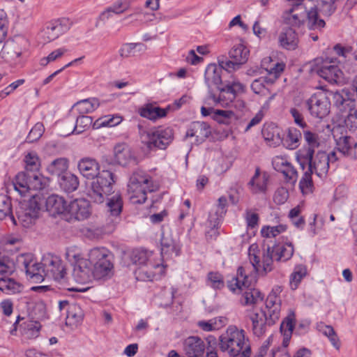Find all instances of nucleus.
Instances as JSON below:
<instances>
[{"mask_svg": "<svg viewBox=\"0 0 357 357\" xmlns=\"http://www.w3.org/2000/svg\"><path fill=\"white\" fill-rule=\"evenodd\" d=\"M74 258L73 276L75 280L80 284H86L95 279L91 259H84L79 255H75Z\"/></svg>", "mask_w": 357, "mask_h": 357, "instance_id": "2eb2a0df", "label": "nucleus"}, {"mask_svg": "<svg viewBox=\"0 0 357 357\" xmlns=\"http://www.w3.org/2000/svg\"><path fill=\"white\" fill-rule=\"evenodd\" d=\"M123 120L119 115H107L96 120L93 124V129H99L102 127H113L119 125Z\"/></svg>", "mask_w": 357, "mask_h": 357, "instance_id": "de8ad7c7", "label": "nucleus"}, {"mask_svg": "<svg viewBox=\"0 0 357 357\" xmlns=\"http://www.w3.org/2000/svg\"><path fill=\"white\" fill-rule=\"evenodd\" d=\"M130 259L134 264L145 265L148 261L147 252L144 250H135L132 252Z\"/></svg>", "mask_w": 357, "mask_h": 357, "instance_id": "774afa93", "label": "nucleus"}, {"mask_svg": "<svg viewBox=\"0 0 357 357\" xmlns=\"http://www.w3.org/2000/svg\"><path fill=\"white\" fill-rule=\"evenodd\" d=\"M234 113L230 110L215 109L212 119L221 124L229 125Z\"/></svg>", "mask_w": 357, "mask_h": 357, "instance_id": "052dcab7", "label": "nucleus"}, {"mask_svg": "<svg viewBox=\"0 0 357 357\" xmlns=\"http://www.w3.org/2000/svg\"><path fill=\"white\" fill-rule=\"evenodd\" d=\"M209 285L215 289H221L225 287L224 278L218 272H209L207 275Z\"/></svg>", "mask_w": 357, "mask_h": 357, "instance_id": "680f3d73", "label": "nucleus"}, {"mask_svg": "<svg viewBox=\"0 0 357 357\" xmlns=\"http://www.w3.org/2000/svg\"><path fill=\"white\" fill-rule=\"evenodd\" d=\"M91 205L85 199H76L70 202L68 205L65 219L68 221L84 220L91 215Z\"/></svg>", "mask_w": 357, "mask_h": 357, "instance_id": "f3484780", "label": "nucleus"}, {"mask_svg": "<svg viewBox=\"0 0 357 357\" xmlns=\"http://www.w3.org/2000/svg\"><path fill=\"white\" fill-rule=\"evenodd\" d=\"M114 154L115 161L122 166H126L132 158L130 149L125 143L116 144L114 148Z\"/></svg>", "mask_w": 357, "mask_h": 357, "instance_id": "58836bf2", "label": "nucleus"}, {"mask_svg": "<svg viewBox=\"0 0 357 357\" xmlns=\"http://www.w3.org/2000/svg\"><path fill=\"white\" fill-rule=\"evenodd\" d=\"M313 174L306 170L299 182V188L303 194H309L313 191V181L312 175Z\"/></svg>", "mask_w": 357, "mask_h": 357, "instance_id": "5fc2aeb1", "label": "nucleus"}, {"mask_svg": "<svg viewBox=\"0 0 357 357\" xmlns=\"http://www.w3.org/2000/svg\"><path fill=\"white\" fill-rule=\"evenodd\" d=\"M302 153L301 156L296 158L301 168L305 170L307 167L309 172L315 174L320 178H325L329 169L327 153L318 151L315 154L310 149L304 150Z\"/></svg>", "mask_w": 357, "mask_h": 357, "instance_id": "20e7f679", "label": "nucleus"}, {"mask_svg": "<svg viewBox=\"0 0 357 357\" xmlns=\"http://www.w3.org/2000/svg\"><path fill=\"white\" fill-rule=\"evenodd\" d=\"M218 89L221 93L219 97H216L211 90L208 91V99L212 100L215 104L223 101V98L233 101L236 98V93L243 91L244 86L238 82H233L231 84H227L223 87L218 86Z\"/></svg>", "mask_w": 357, "mask_h": 357, "instance_id": "4be33fe9", "label": "nucleus"}, {"mask_svg": "<svg viewBox=\"0 0 357 357\" xmlns=\"http://www.w3.org/2000/svg\"><path fill=\"white\" fill-rule=\"evenodd\" d=\"M84 318V312L81 307L77 303H71L67 309L66 324L77 325L81 323Z\"/></svg>", "mask_w": 357, "mask_h": 357, "instance_id": "ea45409f", "label": "nucleus"}, {"mask_svg": "<svg viewBox=\"0 0 357 357\" xmlns=\"http://www.w3.org/2000/svg\"><path fill=\"white\" fill-rule=\"evenodd\" d=\"M302 133L301 130L296 128L290 127L288 129L287 135L284 138L282 144L289 149H294L298 146V142L301 139Z\"/></svg>", "mask_w": 357, "mask_h": 357, "instance_id": "37998d69", "label": "nucleus"}, {"mask_svg": "<svg viewBox=\"0 0 357 357\" xmlns=\"http://www.w3.org/2000/svg\"><path fill=\"white\" fill-rule=\"evenodd\" d=\"M169 109V106L165 108H162L157 106L155 102H149L139 107L137 112L140 116L152 121H155L158 119L165 117Z\"/></svg>", "mask_w": 357, "mask_h": 357, "instance_id": "5701e85b", "label": "nucleus"}, {"mask_svg": "<svg viewBox=\"0 0 357 357\" xmlns=\"http://www.w3.org/2000/svg\"><path fill=\"white\" fill-rule=\"evenodd\" d=\"M218 346L221 351L227 353L230 357H250L251 354L248 339L245 340V331L238 330L234 326H229L219 337Z\"/></svg>", "mask_w": 357, "mask_h": 357, "instance_id": "f03ea898", "label": "nucleus"}, {"mask_svg": "<svg viewBox=\"0 0 357 357\" xmlns=\"http://www.w3.org/2000/svg\"><path fill=\"white\" fill-rule=\"evenodd\" d=\"M227 199L225 196H221L218 200V204L214 211L209 213L208 216H213L215 220H222L227 213Z\"/></svg>", "mask_w": 357, "mask_h": 357, "instance_id": "864d4df0", "label": "nucleus"}, {"mask_svg": "<svg viewBox=\"0 0 357 357\" xmlns=\"http://www.w3.org/2000/svg\"><path fill=\"white\" fill-rule=\"evenodd\" d=\"M319 327L320 328V331H321L324 335L328 337L332 345L337 349H339L340 347V342L333 327L330 325H325L323 323H321Z\"/></svg>", "mask_w": 357, "mask_h": 357, "instance_id": "603ef678", "label": "nucleus"}, {"mask_svg": "<svg viewBox=\"0 0 357 357\" xmlns=\"http://www.w3.org/2000/svg\"><path fill=\"white\" fill-rule=\"evenodd\" d=\"M282 301L280 296L268 294L266 300V307L268 314H271L277 319H280Z\"/></svg>", "mask_w": 357, "mask_h": 357, "instance_id": "c03bdc74", "label": "nucleus"}, {"mask_svg": "<svg viewBox=\"0 0 357 357\" xmlns=\"http://www.w3.org/2000/svg\"><path fill=\"white\" fill-rule=\"evenodd\" d=\"M211 134L210 126L204 121H193L187 130L185 137H195L197 144L204 142Z\"/></svg>", "mask_w": 357, "mask_h": 357, "instance_id": "b1692460", "label": "nucleus"}, {"mask_svg": "<svg viewBox=\"0 0 357 357\" xmlns=\"http://www.w3.org/2000/svg\"><path fill=\"white\" fill-rule=\"evenodd\" d=\"M20 285L12 278H1L0 279V290L6 294H15L18 291Z\"/></svg>", "mask_w": 357, "mask_h": 357, "instance_id": "4d7b16f0", "label": "nucleus"}, {"mask_svg": "<svg viewBox=\"0 0 357 357\" xmlns=\"http://www.w3.org/2000/svg\"><path fill=\"white\" fill-rule=\"evenodd\" d=\"M93 122L91 116L80 114L76 119L75 125H71L68 131L63 133V135L68 136L71 134L79 135L88 130L91 126H93Z\"/></svg>", "mask_w": 357, "mask_h": 357, "instance_id": "c9c22d12", "label": "nucleus"}, {"mask_svg": "<svg viewBox=\"0 0 357 357\" xmlns=\"http://www.w3.org/2000/svg\"><path fill=\"white\" fill-rule=\"evenodd\" d=\"M303 137L306 142V145H304L301 149H300L296 152V158H298L301 156L302 152L304 150H311L313 151V153H315V149L318 148L320 145L319 138L318 134L311 132L310 130H303Z\"/></svg>", "mask_w": 357, "mask_h": 357, "instance_id": "e433bc0d", "label": "nucleus"}, {"mask_svg": "<svg viewBox=\"0 0 357 357\" xmlns=\"http://www.w3.org/2000/svg\"><path fill=\"white\" fill-rule=\"evenodd\" d=\"M224 70L220 65L217 66L215 64H209L205 70L204 79L205 82L208 88V91L211 84L220 86L222 84L221 73Z\"/></svg>", "mask_w": 357, "mask_h": 357, "instance_id": "473e14b6", "label": "nucleus"}, {"mask_svg": "<svg viewBox=\"0 0 357 357\" xmlns=\"http://www.w3.org/2000/svg\"><path fill=\"white\" fill-rule=\"evenodd\" d=\"M107 205L112 215H119L123 208V200L121 195L117 193L108 199Z\"/></svg>", "mask_w": 357, "mask_h": 357, "instance_id": "8fccbe9b", "label": "nucleus"}, {"mask_svg": "<svg viewBox=\"0 0 357 357\" xmlns=\"http://www.w3.org/2000/svg\"><path fill=\"white\" fill-rule=\"evenodd\" d=\"M280 45L288 50H295L298 46V34L291 27L282 29L278 38Z\"/></svg>", "mask_w": 357, "mask_h": 357, "instance_id": "c85d7f7f", "label": "nucleus"}, {"mask_svg": "<svg viewBox=\"0 0 357 357\" xmlns=\"http://www.w3.org/2000/svg\"><path fill=\"white\" fill-rule=\"evenodd\" d=\"M262 135L266 142L273 146H279L284 142V133L280 128L275 124H269L264 127Z\"/></svg>", "mask_w": 357, "mask_h": 357, "instance_id": "c756f323", "label": "nucleus"}, {"mask_svg": "<svg viewBox=\"0 0 357 357\" xmlns=\"http://www.w3.org/2000/svg\"><path fill=\"white\" fill-rule=\"evenodd\" d=\"M252 321V330L253 334L257 337L262 336L266 331L268 327L273 326L279 319L266 311L261 310L259 312H255L250 317Z\"/></svg>", "mask_w": 357, "mask_h": 357, "instance_id": "a211bd4d", "label": "nucleus"}, {"mask_svg": "<svg viewBox=\"0 0 357 357\" xmlns=\"http://www.w3.org/2000/svg\"><path fill=\"white\" fill-rule=\"evenodd\" d=\"M68 168V160L66 158H59L54 160L47 167V171L51 175L61 176L64 172H67Z\"/></svg>", "mask_w": 357, "mask_h": 357, "instance_id": "79ce46f5", "label": "nucleus"}, {"mask_svg": "<svg viewBox=\"0 0 357 357\" xmlns=\"http://www.w3.org/2000/svg\"><path fill=\"white\" fill-rule=\"evenodd\" d=\"M250 50L243 44L234 46L229 52V56H220L218 59V64L226 71L230 73L238 70L248 59Z\"/></svg>", "mask_w": 357, "mask_h": 357, "instance_id": "9b49d317", "label": "nucleus"}, {"mask_svg": "<svg viewBox=\"0 0 357 357\" xmlns=\"http://www.w3.org/2000/svg\"><path fill=\"white\" fill-rule=\"evenodd\" d=\"M160 246V254L163 258H169L173 253L176 256L180 255L181 248L177 242L173 238L172 234L170 232H162Z\"/></svg>", "mask_w": 357, "mask_h": 357, "instance_id": "393cba45", "label": "nucleus"}, {"mask_svg": "<svg viewBox=\"0 0 357 357\" xmlns=\"http://www.w3.org/2000/svg\"><path fill=\"white\" fill-rule=\"evenodd\" d=\"M128 188V191L132 193V202L137 204L144 203L147 199V192H152L158 188L153 184L152 178L142 171L133 172L130 177Z\"/></svg>", "mask_w": 357, "mask_h": 357, "instance_id": "423d86ee", "label": "nucleus"}, {"mask_svg": "<svg viewBox=\"0 0 357 357\" xmlns=\"http://www.w3.org/2000/svg\"><path fill=\"white\" fill-rule=\"evenodd\" d=\"M44 204L50 215L56 217L61 215L65 218L68 204L63 197L51 195L45 200L44 199Z\"/></svg>", "mask_w": 357, "mask_h": 357, "instance_id": "412c9836", "label": "nucleus"}, {"mask_svg": "<svg viewBox=\"0 0 357 357\" xmlns=\"http://www.w3.org/2000/svg\"><path fill=\"white\" fill-rule=\"evenodd\" d=\"M44 278L45 277L60 280L65 277L66 268L61 259L52 254L45 255L42 258Z\"/></svg>", "mask_w": 357, "mask_h": 357, "instance_id": "f8f14e48", "label": "nucleus"}, {"mask_svg": "<svg viewBox=\"0 0 357 357\" xmlns=\"http://www.w3.org/2000/svg\"><path fill=\"white\" fill-rule=\"evenodd\" d=\"M258 246L257 244H252L250 246L248 250L249 259L252 264L254 269L257 272H260L259 268H263V264L261 265L260 257L257 255L255 251L257 250Z\"/></svg>", "mask_w": 357, "mask_h": 357, "instance_id": "338daca9", "label": "nucleus"}, {"mask_svg": "<svg viewBox=\"0 0 357 357\" xmlns=\"http://www.w3.org/2000/svg\"><path fill=\"white\" fill-rule=\"evenodd\" d=\"M337 0H317V8L326 16L332 15L337 9L335 2Z\"/></svg>", "mask_w": 357, "mask_h": 357, "instance_id": "6e6d98bb", "label": "nucleus"}, {"mask_svg": "<svg viewBox=\"0 0 357 357\" xmlns=\"http://www.w3.org/2000/svg\"><path fill=\"white\" fill-rule=\"evenodd\" d=\"M268 179L269 176L266 172H264L261 177H260V169L257 167L255 173L249 181L248 185L253 193H265L267 190Z\"/></svg>", "mask_w": 357, "mask_h": 357, "instance_id": "2f4dec72", "label": "nucleus"}, {"mask_svg": "<svg viewBox=\"0 0 357 357\" xmlns=\"http://www.w3.org/2000/svg\"><path fill=\"white\" fill-rule=\"evenodd\" d=\"M182 351L187 357H203L206 344L200 337L191 335L182 341Z\"/></svg>", "mask_w": 357, "mask_h": 357, "instance_id": "aec40b11", "label": "nucleus"}, {"mask_svg": "<svg viewBox=\"0 0 357 357\" xmlns=\"http://www.w3.org/2000/svg\"><path fill=\"white\" fill-rule=\"evenodd\" d=\"M307 267L303 264L296 265L289 277V284L291 289L293 290L298 287L299 284L307 275Z\"/></svg>", "mask_w": 357, "mask_h": 357, "instance_id": "a18cd8bd", "label": "nucleus"}, {"mask_svg": "<svg viewBox=\"0 0 357 357\" xmlns=\"http://www.w3.org/2000/svg\"><path fill=\"white\" fill-rule=\"evenodd\" d=\"M58 182L61 189L67 193L75 191L79 185L78 177L70 172H64L59 176Z\"/></svg>", "mask_w": 357, "mask_h": 357, "instance_id": "f704fd0d", "label": "nucleus"}, {"mask_svg": "<svg viewBox=\"0 0 357 357\" xmlns=\"http://www.w3.org/2000/svg\"><path fill=\"white\" fill-rule=\"evenodd\" d=\"M294 252V248L291 243H278L272 246L267 245L266 252L263 254L261 274L266 275L273 269V260L287 261L292 257Z\"/></svg>", "mask_w": 357, "mask_h": 357, "instance_id": "0eeeda50", "label": "nucleus"}, {"mask_svg": "<svg viewBox=\"0 0 357 357\" xmlns=\"http://www.w3.org/2000/svg\"><path fill=\"white\" fill-rule=\"evenodd\" d=\"M337 150L350 159H357V140L350 136L340 137L337 141Z\"/></svg>", "mask_w": 357, "mask_h": 357, "instance_id": "bb28decb", "label": "nucleus"}, {"mask_svg": "<svg viewBox=\"0 0 357 357\" xmlns=\"http://www.w3.org/2000/svg\"><path fill=\"white\" fill-rule=\"evenodd\" d=\"M8 217L15 225L17 221L13 214L11 199L6 195H0V220Z\"/></svg>", "mask_w": 357, "mask_h": 357, "instance_id": "a19ab883", "label": "nucleus"}, {"mask_svg": "<svg viewBox=\"0 0 357 357\" xmlns=\"http://www.w3.org/2000/svg\"><path fill=\"white\" fill-rule=\"evenodd\" d=\"M325 93H315L306 101L307 109L314 118L322 119L330 113L331 102Z\"/></svg>", "mask_w": 357, "mask_h": 357, "instance_id": "ddd939ff", "label": "nucleus"}, {"mask_svg": "<svg viewBox=\"0 0 357 357\" xmlns=\"http://www.w3.org/2000/svg\"><path fill=\"white\" fill-rule=\"evenodd\" d=\"M296 3L293 5L292 8L288 10H286L283 14L284 23L289 27H298L299 28L301 25L304 24L305 16V14L299 15L298 13H294L301 6L303 1L293 0Z\"/></svg>", "mask_w": 357, "mask_h": 357, "instance_id": "a878e982", "label": "nucleus"}, {"mask_svg": "<svg viewBox=\"0 0 357 357\" xmlns=\"http://www.w3.org/2000/svg\"><path fill=\"white\" fill-rule=\"evenodd\" d=\"M333 105L342 113L353 111L356 107L355 98L351 97V93L348 90L330 91Z\"/></svg>", "mask_w": 357, "mask_h": 357, "instance_id": "6ab92c4d", "label": "nucleus"}, {"mask_svg": "<svg viewBox=\"0 0 357 357\" xmlns=\"http://www.w3.org/2000/svg\"><path fill=\"white\" fill-rule=\"evenodd\" d=\"M100 105L98 98H88L80 100L75 104L77 110L80 114L91 113L95 111Z\"/></svg>", "mask_w": 357, "mask_h": 357, "instance_id": "49530a36", "label": "nucleus"}, {"mask_svg": "<svg viewBox=\"0 0 357 357\" xmlns=\"http://www.w3.org/2000/svg\"><path fill=\"white\" fill-rule=\"evenodd\" d=\"M30 190H40L49 185V179L42 176L39 171L30 173Z\"/></svg>", "mask_w": 357, "mask_h": 357, "instance_id": "09e8293b", "label": "nucleus"}, {"mask_svg": "<svg viewBox=\"0 0 357 357\" xmlns=\"http://www.w3.org/2000/svg\"><path fill=\"white\" fill-rule=\"evenodd\" d=\"M221 220H215L213 215L208 216L207 222L208 224V227H210V229L206 233V236L207 238H210L212 239L216 238L218 236L219 232L218 231V229L219 227Z\"/></svg>", "mask_w": 357, "mask_h": 357, "instance_id": "69168bd1", "label": "nucleus"}, {"mask_svg": "<svg viewBox=\"0 0 357 357\" xmlns=\"http://www.w3.org/2000/svg\"><path fill=\"white\" fill-rule=\"evenodd\" d=\"M287 227L285 225L277 226H264L261 230V235L266 238L275 237L286 231Z\"/></svg>", "mask_w": 357, "mask_h": 357, "instance_id": "bf43d9fd", "label": "nucleus"}, {"mask_svg": "<svg viewBox=\"0 0 357 357\" xmlns=\"http://www.w3.org/2000/svg\"><path fill=\"white\" fill-rule=\"evenodd\" d=\"M248 284L250 285H246L245 290L242 294V298L241 299V303L243 306L255 305L259 301H261L264 299V296L261 292L252 287V283L250 281H248Z\"/></svg>", "mask_w": 357, "mask_h": 357, "instance_id": "72a5a7b5", "label": "nucleus"}, {"mask_svg": "<svg viewBox=\"0 0 357 357\" xmlns=\"http://www.w3.org/2000/svg\"><path fill=\"white\" fill-rule=\"evenodd\" d=\"M305 16L308 29L321 31L326 26L325 21L319 17L317 6H314L305 10Z\"/></svg>", "mask_w": 357, "mask_h": 357, "instance_id": "7c9ffc66", "label": "nucleus"}, {"mask_svg": "<svg viewBox=\"0 0 357 357\" xmlns=\"http://www.w3.org/2000/svg\"><path fill=\"white\" fill-rule=\"evenodd\" d=\"M30 173L23 171L19 172L15 177L13 184L14 189L21 195H24L30 190Z\"/></svg>", "mask_w": 357, "mask_h": 357, "instance_id": "4c0bfd02", "label": "nucleus"}, {"mask_svg": "<svg viewBox=\"0 0 357 357\" xmlns=\"http://www.w3.org/2000/svg\"><path fill=\"white\" fill-rule=\"evenodd\" d=\"M28 45L27 40L20 36L7 40L0 52L1 59L10 65H17L20 61V56L26 50Z\"/></svg>", "mask_w": 357, "mask_h": 357, "instance_id": "9d476101", "label": "nucleus"}, {"mask_svg": "<svg viewBox=\"0 0 357 357\" xmlns=\"http://www.w3.org/2000/svg\"><path fill=\"white\" fill-rule=\"evenodd\" d=\"M92 266L95 279L100 280L109 276L114 268V255L105 248H94L89 254Z\"/></svg>", "mask_w": 357, "mask_h": 357, "instance_id": "6e6552de", "label": "nucleus"}, {"mask_svg": "<svg viewBox=\"0 0 357 357\" xmlns=\"http://www.w3.org/2000/svg\"><path fill=\"white\" fill-rule=\"evenodd\" d=\"M25 172L32 173L39 171L40 160L37 154L34 152L28 153L24 157Z\"/></svg>", "mask_w": 357, "mask_h": 357, "instance_id": "3c124183", "label": "nucleus"}, {"mask_svg": "<svg viewBox=\"0 0 357 357\" xmlns=\"http://www.w3.org/2000/svg\"><path fill=\"white\" fill-rule=\"evenodd\" d=\"M43 204L44 198L38 195H33L29 200L20 202L16 215L24 227H29L39 217Z\"/></svg>", "mask_w": 357, "mask_h": 357, "instance_id": "1a4fd4ad", "label": "nucleus"}, {"mask_svg": "<svg viewBox=\"0 0 357 357\" xmlns=\"http://www.w3.org/2000/svg\"><path fill=\"white\" fill-rule=\"evenodd\" d=\"M44 130V126L42 123H36L29 132L25 142L29 144L37 142L42 137Z\"/></svg>", "mask_w": 357, "mask_h": 357, "instance_id": "13d9d810", "label": "nucleus"}, {"mask_svg": "<svg viewBox=\"0 0 357 357\" xmlns=\"http://www.w3.org/2000/svg\"><path fill=\"white\" fill-rule=\"evenodd\" d=\"M17 262L24 270L26 275L35 282H39L44 280L42 261L40 263L36 261L32 254L20 255L17 258Z\"/></svg>", "mask_w": 357, "mask_h": 357, "instance_id": "4468645a", "label": "nucleus"}, {"mask_svg": "<svg viewBox=\"0 0 357 357\" xmlns=\"http://www.w3.org/2000/svg\"><path fill=\"white\" fill-rule=\"evenodd\" d=\"M274 169L281 172L289 181L295 182L298 173L292 165L283 158H276L273 161Z\"/></svg>", "mask_w": 357, "mask_h": 357, "instance_id": "cd10ccee", "label": "nucleus"}, {"mask_svg": "<svg viewBox=\"0 0 357 357\" xmlns=\"http://www.w3.org/2000/svg\"><path fill=\"white\" fill-rule=\"evenodd\" d=\"M137 127L141 142L149 151L165 150L173 141L174 132L169 127L145 130L139 123Z\"/></svg>", "mask_w": 357, "mask_h": 357, "instance_id": "7ed1b4c3", "label": "nucleus"}, {"mask_svg": "<svg viewBox=\"0 0 357 357\" xmlns=\"http://www.w3.org/2000/svg\"><path fill=\"white\" fill-rule=\"evenodd\" d=\"M70 28L68 19L62 18L52 20L45 24L41 31L44 43H49L58 38Z\"/></svg>", "mask_w": 357, "mask_h": 357, "instance_id": "dca6fc26", "label": "nucleus"}, {"mask_svg": "<svg viewBox=\"0 0 357 357\" xmlns=\"http://www.w3.org/2000/svg\"><path fill=\"white\" fill-rule=\"evenodd\" d=\"M337 58L320 56L312 61L311 71L331 84H340L344 82V73L337 64Z\"/></svg>", "mask_w": 357, "mask_h": 357, "instance_id": "39448f33", "label": "nucleus"}, {"mask_svg": "<svg viewBox=\"0 0 357 357\" xmlns=\"http://www.w3.org/2000/svg\"><path fill=\"white\" fill-rule=\"evenodd\" d=\"M207 344L206 345V357H218L217 347L218 345L217 339L213 335H208L206 337Z\"/></svg>", "mask_w": 357, "mask_h": 357, "instance_id": "0e129e2a", "label": "nucleus"}, {"mask_svg": "<svg viewBox=\"0 0 357 357\" xmlns=\"http://www.w3.org/2000/svg\"><path fill=\"white\" fill-rule=\"evenodd\" d=\"M295 325V314L291 312L280 324L281 333L292 334Z\"/></svg>", "mask_w": 357, "mask_h": 357, "instance_id": "e2e57ef3", "label": "nucleus"}, {"mask_svg": "<svg viewBox=\"0 0 357 357\" xmlns=\"http://www.w3.org/2000/svg\"><path fill=\"white\" fill-rule=\"evenodd\" d=\"M77 168L84 178L95 179L92 181L89 190V197L95 203H103L105 199L113 192V185L116 180L114 172L110 169L100 171L98 162L90 157L80 159Z\"/></svg>", "mask_w": 357, "mask_h": 357, "instance_id": "f257e3e1", "label": "nucleus"}]
</instances>
